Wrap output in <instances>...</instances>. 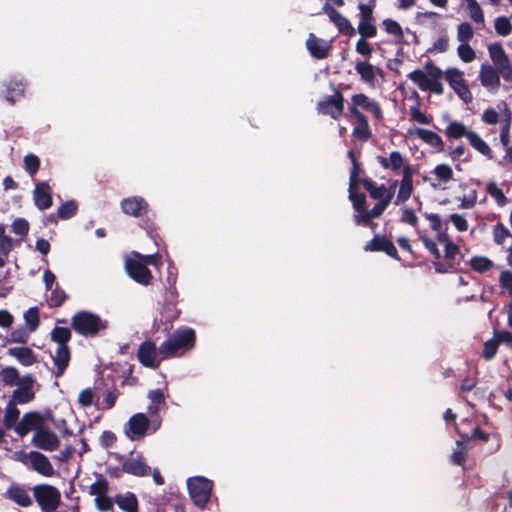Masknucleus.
Here are the masks:
<instances>
[{
    "label": "nucleus",
    "mask_w": 512,
    "mask_h": 512,
    "mask_svg": "<svg viewBox=\"0 0 512 512\" xmlns=\"http://www.w3.org/2000/svg\"><path fill=\"white\" fill-rule=\"evenodd\" d=\"M33 497L42 512H56L61 504V493L50 484H38L32 488Z\"/></svg>",
    "instance_id": "nucleus-5"
},
{
    "label": "nucleus",
    "mask_w": 512,
    "mask_h": 512,
    "mask_svg": "<svg viewBox=\"0 0 512 512\" xmlns=\"http://www.w3.org/2000/svg\"><path fill=\"white\" fill-rule=\"evenodd\" d=\"M449 49V38L447 35H441L434 42L430 48L431 52L445 53Z\"/></svg>",
    "instance_id": "nucleus-59"
},
{
    "label": "nucleus",
    "mask_w": 512,
    "mask_h": 512,
    "mask_svg": "<svg viewBox=\"0 0 512 512\" xmlns=\"http://www.w3.org/2000/svg\"><path fill=\"white\" fill-rule=\"evenodd\" d=\"M159 351L156 345L151 341L143 342L137 352L139 362L149 368H156L159 366L160 360L158 359Z\"/></svg>",
    "instance_id": "nucleus-22"
},
{
    "label": "nucleus",
    "mask_w": 512,
    "mask_h": 512,
    "mask_svg": "<svg viewBox=\"0 0 512 512\" xmlns=\"http://www.w3.org/2000/svg\"><path fill=\"white\" fill-rule=\"evenodd\" d=\"M436 239L439 243L444 244L445 257L447 259H454L459 252V248L456 244L450 241L448 234L441 233L440 235H436Z\"/></svg>",
    "instance_id": "nucleus-40"
},
{
    "label": "nucleus",
    "mask_w": 512,
    "mask_h": 512,
    "mask_svg": "<svg viewBox=\"0 0 512 512\" xmlns=\"http://www.w3.org/2000/svg\"><path fill=\"white\" fill-rule=\"evenodd\" d=\"M306 48L314 58L324 59L330 52L331 42L318 38L313 33H310L306 40Z\"/></svg>",
    "instance_id": "nucleus-24"
},
{
    "label": "nucleus",
    "mask_w": 512,
    "mask_h": 512,
    "mask_svg": "<svg viewBox=\"0 0 512 512\" xmlns=\"http://www.w3.org/2000/svg\"><path fill=\"white\" fill-rule=\"evenodd\" d=\"M486 190L488 194L495 199L498 205L503 206L506 204L507 198L495 182H489Z\"/></svg>",
    "instance_id": "nucleus-51"
},
{
    "label": "nucleus",
    "mask_w": 512,
    "mask_h": 512,
    "mask_svg": "<svg viewBox=\"0 0 512 512\" xmlns=\"http://www.w3.org/2000/svg\"><path fill=\"white\" fill-rule=\"evenodd\" d=\"M355 70L360 76L361 81L372 88H374L378 82L377 76H382V70L375 67L368 61H357L355 64Z\"/></svg>",
    "instance_id": "nucleus-23"
},
{
    "label": "nucleus",
    "mask_w": 512,
    "mask_h": 512,
    "mask_svg": "<svg viewBox=\"0 0 512 512\" xmlns=\"http://www.w3.org/2000/svg\"><path fill=\"white\" fill-rule=\"evenodd\" d=\"M29 224L23 218H18L12 223V231L20 236H24L28 233Z\"/></svg>",
    "instance_id": "nucleus-63"
},
{
    "label": "nucleus",
    "mask_w": 512,
    "mask_h": 512,
    "mask_svg": "<svg viewBox=\"0 0 512 512\" xmlns=\"http://www.w3.org/2000/svg\"><path fill=\"white\" fill-rule=\"evenodd\" d=\"M161 426V419L156 417L149 420L146 414L136 413L130 417L125 425V433L131 440L143 437L149 430L157 431Z\"/></svg>",
    "instance_id": "nucleus-6"
},
{
    "label": "nucleus",
    "mask_w": 512,
    "mask_h": 512,
    "mask_svg": "<svg viewBox=\"0 0 512 512\" xmlns=\"http://www.w3.org/2000/svg\"><path fill=\"white\" fill-rule=\"evenodd\" d=\"M378 250L386 252L389 256H391L393 258H398V253H397L396 247L394 246V244L391 241H389L385 238L380 239V243L378 245Z\"/></svg>",
    "instance_id": "nucleus-62"
},
{
    "label": "nucleus",
    "mask_w": 512,
    "mask_h": 512,
    "mask_svg": "<svg viewBox=\"0 0 512 512\" xmlns=\"http://www.w3.org/2000/svg\"><path fill=\"white\" fill-rule=\"evenodd\" d=\"M40 166L39 158L34 154H28L24 158V167L28 173L34 175Z\"/></svg>",
    "instance_id": "nucleus-57"
},
{
    "label": "nucleus",
    "mask_w": 512,
    "mask_h": 512,
    "mask_svg": "<svg viewBox=\"0 0 512 512\" xmlns=\"http://www.w3.org/2000/svg\"><path fill=\"white\" fill-rule=\"evenodd\" d=\"M377 162L385 170L393 173H404L413 171L408 159L399 151H392L387 156H377Z\"/></svg>",
    "instance_id": "nucleus-9"
},
{
    "label": "nucleus",
    "mask_w": 512,
    "mask_h": 512,
    "mask_svg": "<svg viewBox=\"0 0 512 512\" xmlns=\"http://www.w3.org/2000/svg\"><path fill=\"white\" fill-rule=\"evenodd\" d=\"M70 362V350L67 345L57 346L53 356V363L56 366V376L60 377L65 372Z\"/></svg>",
    "instance_id": "nucleus-31"
},
{
    "label": "nucleus",
    "mask_w": 512,
    "mask_h": 512,
    "mask_svg": "<svg viewBox=\"0 0 512 512\" xmlns=\"http://www.w3.org/2000/svg\"><path fill=\"white\" fill-rule=\"evenodd\" d=\"M471 132V130H467L465 125L461 122H451L445 130V133L448 137L453 139H458L463 136L467 138V134Z\"/></svg>",
    "instance_id": "nucleus-42"
},
{
    "label": "nucleus",
    "mask_w": 512,
    "mask_h": 512,
    "mask_svg": "<svg viewBox=\"0 0 512 512\" xmlns=\"http://www.w3.org/2000/svg\"><path fill=\"white\" fill-rule=\"evenodd\" d=\"M6 497L21 507H29L33 503L29 491L18 484H13L7 489Z\"/></svg>",
    "instance_id": "nucleus-29"
},
{
    "label": "nucleus",
    "mask_w": 512,
    "mask_h": 512,
    "mask_svg": "<svg viewBox=\"0 0 512 512\" xmlns=\"http://www.w3.org/2000/svg\"><path fill=\"white\" fill-rule=\"evenodd\" d=\"M501 75L493 66L489 64H482L479 73V79L481 84L489 89L495 90L500 85V77Z\"/></svg>",
    "instance_id": "nucleus-28"
},
{
    "label": "nucleus",
    "mask_w": 512,
    "mask_h": 512,
    "mask_svg": "<svg viewBox=\"0 0 512 512\" xmlns=\"http://www.w3.org/2000/svg\"><path fill=\"white\" fill-rule=\"evenodd\" d=\"M424 217L431 223V228L437 233L436 235L446 233V231L443 229V224L438 214L425 213Z\"/></svg>",
    "instance_id": "nucleus-58"
},
{
    "label": "nucleus",
    "mask_w": 512,
    "mask_h": 512,
    "mask_svg": "<svg viewBox=\"0 0 512 512\" xmlns=\"http://www.w3.org/2000/svg\"><path fill=\"white\" fill-rule=\"evenodd\" d=\"M21 461L26 465H30L34 471L45 477H51L55 474V469L48 457L38 451H31L28 454H24Z\"/></svg>",
    "instance_id": "nucleus-10"
},
{
    "label": "nucleus",
    "mask_w": 512,
    "mask_h": 512,
    "mask_svg": "<svg viewBox=\"0 0 512 512\" xmlns=\"http://www.w3.org/2000/svg\"><path fill=\"white\" fill-rule=\"evenodd\" d=\"M372 220L369 210L366 208L356 210L354 221L357 225H368Z\"/></svg>",
    "instance_id": "nucleus-64"
},
{
    "label": "nucleus",
    "mask_w": 512,
    "mask_h": 512,
    "mask_svg": "<svg viewBox=\"0 0 512 512\" xmlns=\"http://www.w3.org/2000/svg\"><path fill=\"white\" fill-rule=\"evenodd\" d=\"M410 136H417L427 145L435 148L437 152L444 151V142L442 138L435 132L427 129L416 128L408 130Z\"/></svg>",
    "instance_id": "nucleus-26"
},
{
    "label": "nucleus",
    "mask_w": 512,
    "mask_h": 512,
    "mask_svg": "<svg viewBox=\"0 0 512 512\" xmlns=\"http://www.w3.org/2000/svg\"><path fill=\"white\" fill-rule=\"evenodd\" d=\"M122 469L128 474L139 477L149 475L151 472L150 467L146 464L144 457L141 455L127 458L122 464Z\"/></svg>",
    "instance_id": "nucleus-25"
},
{
    "label": "nucleus",
    "mask_w": 512,
    "mask_h": 512,
    "mask_svg": "<svg viewBox=\"0 0 512 512\" xmlns=\"http://www.w3.org/2000/svg\"><path fill=\"white\" fill-rule=\"evenodd\" d=\"M488 53L494 68L506 81H512V64L508 55L500 43H492L488 46Z\"/></svg>",
    "instance_id": "nucleus-8"
},
{
    "label": "nucleus",
    "mask_w": 512,
    "mask_h": 512,
    "mask_svg": "<svg viewBox=\"0 0 512 512\" xmlns=\"http://www.w3.org/2000/svg\"><path fill=\"white\" fill-rule=\"evenodd\" d=\"M493 239L495 243L512 252V234L503 224L498 223L493 227Z\"/></svg>",
    "instance_id": "nucleus-34"
},
{
    "label": "nucleus",
    "mask_w": 512,
    "mask_h": 512,
    "mask_svg": "<svg viewBox=\"0 0 512 512\" xmlns=\"http://www.w3.org/2000/svg\"><path fill=\"white\" fill-rule=\"evenodd\" d=\"M148 399L151 401V404L148 406V413L151 416L157 415L160 410V406L165 402L164 392L160 389L150 390L147 395Z\"/></svg>",
    "instance_id": "nucleus-38"
},
{
    "label": "nucleus",
    "mask_w": 512,
    "mask_h": 512,
    "mask_svg": "<svg viewBox=\"0 0 512 512\" xmlns=\"http://www.w3.org/2000/svg\"><path fill=\"white\" fill-rule=\"evenodd\" d=\"M494 28L497 34L507 36L512 31V24L508 17L500 16L495 19Z\"/></svg>",
    "instance_id": "nucleus-47"
},
{
    "label": "nucleus",
    "mask_w": 512,
    "mask_h": 512,
    "mask_svg": "<svg viewBox=\"0 0 512 512\" xmlns=\"http://www.w3.org/2000/svg\"><path fill=\"white\" fill-rule=\"evenodd\" d=\"M23 88L24 85L22 82L11 81L7 86V101L14 103V101L21 96Z\"/></svg>",
    "instance_id": "nucleus-50"
},
{
    "label": "nucleus",
    "mask_w": 512,
    "mask_h": 512,
    "mask_svg": "<svg viewBox=\"0 0 512 512\" xmlns=\"http://www.w3.org/2000/svg\"><path fill=\"white\" fill-rule=\"evenodd\" d=\"M17 388L12 392L11 402L14 404H26L35 397V379L31 375H25L16 385Z\"/></svg>",
    "instance_id": "nucleus-13"
},
{
    "label": "nucleus",
    "mask_w": 512,
    "mask_h": 512,
    "mask_svg": "<svg viewBox=\"0 0 512 512\" xmlns=\"http://www.w3.org/2000/svg\"><path fill=\"white\" fill-rule=\"evenodd\" d=\"M420 240L422 241L423 245L425 246V248L435 257V258H440V251L437 247V244L434 240H432L431 238H429L427 235L425 234H420Z\"/></svg>",
    "instance_id": "nucleus-60"
},
{
    "label": "nucleus",
    "mask_w": 512,
    "mask_h": 512,
    "mask_svg": "<svg viewBox=\"0 0 512 512\" xmlns=\"http://www.w3.org/2000/svg\"><path fill=\"white\" fill-rule=\"evenodd\" d=\"M33 198L36 207L46 210L52 206V190L46 182L37 183L33 191Z\"/></svg>",
    "instance_id": "nucleus-27"
},
{
    "label": "nucleus",
    "mask_w": 512,
    "mask_h": 512,
    "mask_svg": "<svg viewBox=\"0 0 512 512\" xmlns=\"http://www.w3.org/2000/svg\"><path fill=\"white\" fill-rule=\"evenodd\" d=\"M31 444L38 449L52 452L59 448L60 439L53 431L44 427L42 430L34 433Z\"/></svg>",
    "instance_id": "nucleus-17"
},
{
    "label": "nucleus",
    "mask_w": 512,
    "mask_h": 512,
    "mask_svg": "<svg viewBox=\"0 0 512 512\" xmlns=\"http://www.w3.org/2000/svg\"><path fill=\"white\" fill-rule=\"evenodd\" d=\"M65 292L59 288L58 285L52 290L51 296L48 300L50 307H58L66 300Z\"/></svg>",
    "instance_id": "nucleus-55"
},
{
    "label": "nucleus",
    "mask_w": 512,
    "mask_h": 512,
    "mask_svg": "<svg viewBox=\"0 0 512 512\" xmlns=\"http://www.w3.org/2000/svg\"><path fill=\"white\" fill-rule=\"evenodd\" d=\"M71 325L77 333L83 336H95L107 327L104 320L88 311L76 313L71 319Z\"/></svg>",
    "instance_id": "nucleus-4"
},
{
    "label": "nucleus",
    "mask_w": 512,
    "mask_h": 512,
    "mask_svg": "<svg viewBox=\"0 0 512 512\" xmlns=\"http://www.w3.org/2000/svg\"><path fill=\"white\" fill-rule=\"evenodd\" d=\"M122 210L125 214L135 217L140 216L147 209V203L143 198L130 197L122 201Z\"/></svg>",
    "instance_id": "nucleus-33"
},
{
    "label": "nucleus",
    "mask_w": 512,
    "mask_h": 512,
    "mask_svg": "<svg viewBox=\"0 0 512 512\" xmlns=\"http://www.w3.org/2000/svg\"><path fill=\"white\" fill-rule=\"evenodd\" d=\"M474 37V30L470 23L461 22L457 26L456 38L459 43H469Z\"/></svg>",
    "instance_id": "nucleus-41"
},
{
    "label": "nucleus",
    "mask_w": 512,
    "mask_h": 512,
    "mask_svg": "<svg viewBox=\"0 0 512 512\" xmlns=\"http://www.w3.org/2000/svg\"><path fill=\"white\" fill-rule=\"evenodd\" d=\"M362 183L364 188L369 192L371 198L379 202L387 201V203H391L395 188L398 185V180H393L389 187H386L384 184L377 185L371 179H363Z\"/></svg>",
    "instance_id": "nucleus-14"
},
{
    "label": "nucleus",
    "mask_w": 512,
    "mask_h": 512,
    "mask_svg": "<svg viewBox=\"0 0 512 512\" xmlns=\"http://www.w3.org/2000/svg\"><path fill=\"white\" fill-rule=\"evenodd\" d=\"M46 417L39 412H28L23 415L15 426V432L23 437L30 431L37 433L44 428Z\"/></svg>",
    "instance_id": "nucleus-12"
},
{
    "label": "nucleus",
    "mask_w": 512,
    "mask_h": 512,
    "mask_svg": "<svg viewBox=\"0 0 512 512\" xmlns=\"http://www.w3.org/2000/svg\"><path fill=\"white\" fill-rule=\"evenodd\" d=\"M8 353L24 366H31L35 362L32 350L27 347H13Z\"/></svg>",
    "instance_id": "nucleus-36"
},
{
    "label": "nucleus",
    "mask_w": 512,
    "mask_h": 512,
    "mask_svg": "<svg viewBox=\"0 0 512 512\" xmlns=\"http://www.w3.org/2000/svg\"><path fill=\"white\" fill-rule=\"evenodd\" d=\"M158 266L159 256L157 254L142 255L138 252H132L125 259V270L127 274L137 283L149 285L152 274L147 265Z\"/></svg>",
    "instance_id": "nucleus-1"
},
{
    "label": "nucleus",
    "mask_w": 512,
    "mask_h": 512,
    "mask_svg": "<svg viewBox=\"0 0 512 512\" xmlns=\"http://www.w3.org/2000/svg\"><path fill=\"white\" fill-rule=\"evenodd\" d=\"M434 178L427 179L435 190H446L453 180V170L447 164H438L432 171Z\"/></svg>",
    "instance_id": "nucleus-21"
},
{
    "label": "nucleus",
    "mask_w": 512,
    "mask_h": 512,
    "mask_svg": "<svg viewBox=\"0 0 512 512\" xmlns=\"http://www.w3.org/2000/svg\"><path fill=\"white\" fill-rule=\"evenodd\" d=\"M108 484L105 480L99 479L90 486V494L95 497L96 507L103 512L112 508V500L107 496Z\"/></svg>",
    "instance_id": "nucleus-20"
},
{
    "label": "nucleus",
    "mask_w": 512,
    "mask_h": 512,
    "mask_svg": "<svg viewBox=\"0 0 512 512\" xmlns=\"http://www.w3.org/2000/svg\"><path fill=\"white\" fill-rule=\"evenodd\" d=\"M400 221L402 223H406L413 227H416L418 224V217H417L416 213L411 208H409L408 206H403L401 208Z\"/></svg>",
    "instance_id": "nucleus-53"
},
{
    "label": "nucleus",
    "mask_w": 512,
    "mask_h": 512,
    "mask_svg": "<svg viewBox=\"0 0 512 512\" xmlns=\"http://www.w3.org/2000/svg\"><path fill=\"white\" fill-rule=\"evenodd\" d=\"M322 10L329 17L330 21L337 27L340 33L350 37L356 34V30L350 21L328 2L324 3Z\"/></svg>",
    "instance_id": "nucleus-19"
},
{
    "label": "nucleus",
    "mask_w": 512,
    "mask_h": 512,
    "mask_svg": "<svg viewBox=\"0 0 512 512\" xmlns=\"http://www.w3.org/2000/svg\"><path fill=\"white\" fill-rule=\"evenodd\" d=\"M77 210V204L74 201H67L58 208V216L61 219H68L72 217Z\"/></svg>",
    "instance_id": "nucleus-56"
},
{
    "label": "nucleus",
    "mask_w": 512,
    "mask_h": 512,
    "mask_svg": "<svg viewBox=\"0 0 512 512\" xmlns=\"http://www.w3.org/2000/svg\"><path fill=\"white\" fill-rule=\"evenodd\" d=\"M360 21L358 25V32L363 37H374L377 34V29L373 24V4H359Z\"/></svg>",
    "instance_id": "nucleus-18"
},
{
    "label": "nucleus",
    "mask_w": 512,
    "mask_h": 512,
    "mask_svg": "<svg viewBox=\"0 0 512 512\" xmlns=\"http://www.w3.org/2000/svg\"><path fill=\"white\" fill-rule=\"evenodd\" d=\"M116 503L125 512H138V501L133 493L127 492L116 497Z\"/></svg>",
    "instance_id": "nucleus-37"
},
{
    "label": "nucleus",
    "mask_w": 512,
    "mask_h": 512,
    "mask_svg": "<svg viewBox=\"0 0 512 512\" xmlns=\"http://www.w3.org/2000/svg\"><path fill=\"white\" fill-rule=\"evenodd\" d=\"M78 403L82 407H89L94 403V393L90 388L82 390L78 395Z\"/></svg>",
    "instance_id": "nucleus-61"
},
{
    "label": "nucleus",
    "mask_w": 512,
    "mask_h": 512,
    "mask_svg": "<svg viewBox=\"0 0 512 512\" xmlns=\"http://www.w3.org/2000/svg\"><path fill=\"white\" fill-rule=\"evenodd\" d=\"M24 319L26 322V325L29 328L30 332H33L36 330L39 324V313L37 308H30L27 310L24 314Z\"/></svg>",
    "instance_id": "nucleus-52"
},
{
    "label": "nucleus",
    "mask_w": 512,
    "mask_h": 512,
    "mask_svg": "<svg viewBox=\"0 0 512 512\" xmlns=\"http://www.w3.org/2000/svg\"><path fill=\"white\" fill-rule=\"evenodd\" d=\"M344 109V97L340 92L334 95L326 96L317 104V110L323 115H328L333 119L342 116Z\"/></svg>",
    "instance_id": "nucleus-11"
},
{
    "label": "nucleus",
    "mask_w": 512,
    "mask_h": 512,
    "mask_svg": "<svg viewBox=\"0 0 512 512\" xmlns=\"http://www.w3.org/2000/svg\"><path fill=\"white\" fill-rule=\"evenodd\" d=\"M470 265L473 270L484 273L490 270L494 266V263L487 257L475 256L471 258Z\"/></svg>",
    "instance_id": "nucleus-43"
},
{
    "label": "nucleus",
    "mask_w": 512,
    "mask_h": 512,
    "mask_svg": "<svg viewBox=\"0 0 512 512\" xmlns=\"http://www.w3.org/2000/svg\"><path fill=\"white\" fill-rule=\"evenodd\" d=\"M443 72L429 61L424 69H417L408 74V78L415 83L422 91H431L435 94L443 92V86L440 82Z\"/></svg>",
    "instance_id": "nucleus-2"
},
{
    "label": "nucleus",
    "mask_w": 512,
    "mask_h": 512,
    "mask_svg": "<svg viewBox=\"0 0 512 512\" xmlns=\"http://www.w3.org/2000/svg\"><path fill=\"white\" fill-rule=\"evenodd\" d=\"M467 140L470 145L482 155L492 158V150L489 145L474 131L467 134Z\"/></svg>",
    "instance_id": "nucleus-35"
},
{
    "label": "nucleus",
    "mask_w": 512,
    "mask_h": 512,
    "mask_svg": "<svg viewBox=\"0 0 512 512\" xmlns=\"http://www.w3.org/2000/svg\"><path fill=\"white\" fill-rule=\"evenodd\" d=\"M21 379L22 377L19 375V372L15 367L6 366L0 370V380L6 386H16Z\"/></svg>",
    "instance_id": "nucleus-39"
},
{
    "label": "nucleus",
    "mask_w": 512,
    "mask_h": 512,
    "mask_svg": "<svg viewBox=\"0 0 512 512\" xmlns=\"http://www.w3.org/2000/svg\"><path fill=\"white\" fill-rule=\"evenodd\" d=\"M446 81L449 83L451 88L458 94V96L465 102H469L472 99L470 90L463 78V72L457 68H449L443 74Z\"/></svg>",
    "instance_id": "nucleus-15"
},
{
    "label": "nucleus",
    "mask_w": 512,
    "mask_h": 512,
    "mask_svg": "<svg viewBox=\"0 0 512 512\" xmlns=\"http://www.w3.org/2000/svg\"><path fill=\"white\" fill-rule=\"evenodd\" d=\"M360 109L371 113L376 118L381 117V108L379 104L363 93L352 95L351 104L348 108L349 114L353 116L354 111H356V113H362Z\"/></svg>",
    "instance_id": "nucleus-16"
},
{
    "label": "nucleus",
    "mask_w": 512,
    "mask_h": 512,
    "mask_svg": "<svg viewBox=\"0 0 512 512\" xmlns=\"http://www.w3.org/2000/svg\"><path fill=\"white\" fill-rule=\"evenodd\" d=\"M51 338L54 342L61 345H67L71 338V332L67 327H55L51 332Z\"/></svg>",
    "instance_id": "nucleus-45"
},
{
    "label": "nucleus",
    "mask_w": 512,
    "mask_h": 512,
    "mask_svg": "<svg viewBox=\"0 0 512 512\" xmlns=\"http://www.w3.org/2000/svg\"><path fill=\"white\" fill-rule=\"evenodd\" d=\"M349 200L352 202L355 210L365 208L366 197L364 194L358 192V186L349 187Z\"/></svg>",
    "instance_id": "nucleus-49"
},
{
    "label": "nucleus",
    "mask_w": 512,
    "mask_h": 512,
    "mask_svg": "<svg viewBox=\"0 0 512 512\" xmlns=\"http://www.w3.org/2000/svg\"><path fill=\"white\" fill-rule=\"evenodd\" d=\"M413 174L414 171L406 172L402 175V179L398 181L399 190L395 200L396 205L405 203L411 197L414 190Z\"/></svg>",
    "instance_id": "nucleus-30"
},
{
    "label": "nucleus",
    "mask_w": 512,
    "mask_h": 512,
    "mask_svg": "<svg viewBox=\"0 0 512 512\" xmlns=\"http://www.w3.org/2000/svg\"><path fill=\"white\" fill-rule=\"evenodd\" d=\"M383 25L387 33L395 36L398 39L403 38V30L400 24L392 19H385Z\"/></svg>",
    "instance_id": "nucleus-54"
},
{
    "label": "nucleus",
    "mask_w": 512,
    "mask_h": 512,
    "mask_svg": "<svg viewBox=\"0 0 512 512\" xmlns=\"http://www.w3.org/2000/svg\"><path fill=\"white\" fill-rule=\"evenodd\" d=\"M187 486L195 505L203 508L210 499L212 482L204 477L197 476L189 478Z\"/></svg>",
    "instance_id": "nucleus-7"
},
{
    "label": "nucleus",
    "mask_w": 512,
    "mask_h": 512,
    "mask_svg": "<svg viewBox=\"0 0 512 512\" xmlns=\"http://www.w3.org/2000/svg\"><path fill=\"white\" fill-rule=\"evenodd\" d=\"M410 117L411 120L422 124V125H429L433 118L429 115H427L425 112L421 111L420 107L418 105H414L410 107Z\"/></svg>",
    "instance_id": "nucleus-46"
},
{
    "label": "nucleus",
    "mask_w": 512,
    "mask_h": 512,
    "mask_svg": "<svg viewBox=\"0 0 512 512\" xmlns=\"http://www.w3.org/2000/svg\"><path fill=\"white\" fill-rule=\"evenodd\" d=\"M353 117L356 120L353 128V136L360 141H367L371 136V132L366 116L363 113H356V111H354Z\"/></svg>",
    "instance_id": "nucleus-32"
},
{
    "label": "nucleus",
    "mask_w": 512,
    "mask_h": 512,
    "mask_svg": "<svg viewBox=\"0 0 512 512\" xmlns=\"http://www.w3.org/2000/svg\"><path fill=\"white\" fill-rule=\"evenodd\" d=\"M195 332L191 328L177 329L167 341L159 348L162 359L177 355L179 351L189 350L194 347Z\"/></svg>",
    "instance_id": "nucleus-3"
},
{
    "label": "nucleus",
    "mask_w": 512,
    "mask_h": 512,
    "mask_svg": "<svg viewBox=\"0 0 512 512\" xmlns=\"http://www.w3.org/2000/svg\"><path fill=\"white\" fill-rule=\"evenodd\" d=\"M19 413L20 412L18 408L15 407L14 403H11L6 407L3 424L7 429L15 428Z\"/></svg>",
    "instance_id": "nucleus-44"
},
{
    "label": "nucleus",
    "mask_w": 512,
    "mask_h": 512,
    "mask_svg": "<svg viewBox=\"0 0 512 512\" xmlns=\"http://www.w3.org/2000/svg\"><path fill=\"white\" fill-rule=\"evenodd\" d=\"M457 54L465 63H470L476 58V53L469 43H459V46L457 47Z\"/></svg>",
    "instance_id": "nucleus-48"
}]
</instances>
